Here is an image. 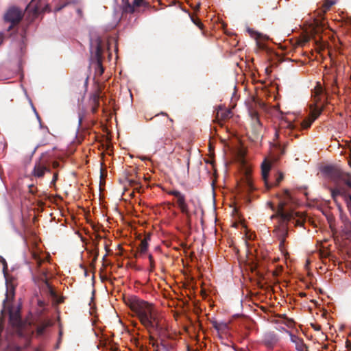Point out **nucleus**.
Masks as SVG:
<instances>
[{
    "label": "nucleus",
    "mask_w": 351,
    "mask_h": 351,
    "mask_svg": "<svg viewBox=\"0 0 351 351\" xmlns=\"http://www.w3.org/2000/svg\"><path fill=\"white\" fill-rule=\"evenodd\" d=\"M127 305L147 329H154L159 324V314L151 303L132 296L126 300Z\"/></svg>",
    "instance_id": "obj_1"
},
{
    "label": "nucleus",
    "mask_w": 351,
    "mask_h": 351,
    "mask_svg": "<svg viewBox=\"0 0 351 351\" xmlns=\"http://www.w3.org/2000/svg\"><path fill=\"white\" fill-rule=\"evenodd\" d=\"M32 258L36 261L38 266H40L46 257L45 256L41 257L40 255L38 252H32Z\"/></svg>",
    "instance_id": "obj_17"
},
{
    "label": "nucleus",
    "mask_w": 351,
    "mask_h": 351,
    "mask_svg": "<svg viewBox=\"0 0 351 351\" xmlns=\"http://www.w3.org/2000/svg\"><path fill=\"white\" fill-rule=\"evenodd\" d=\"M5 351H20L19 347L16 346H9Z\"/></svg>",
    "instance_id": "obj_20"
},
{
    "label": "nucleus",
    "mask_w": 351,
    "mask_h": 351,
    "mask_svg": "<svg viewBox=\"0 0 351 351\" xmlns=\"http://www.w3.org/2000/svg\"><path fill=\"white\" fill-rule=\"evenodd\" d=\"M213 326L218 332H223L228 328V325L225 322L215 321L213 322Z\"/></svg>",
    "instance_id": "obj_15"
},
{
    "label": "nucleus",
    "mask_w": 351,
    "mask_h": 351,
    "mask_svg": "<svg viewBox=\"0 0 351 351\" xmlns=\"http://www.w3.org/2000/svg\"><path fill=\"white\" fill-rule=\"evenodd\" d=\"M291 201V195L289 191L285 190L280 197L277 215L283 221H290L295 223V226H301L303 223V216L298 213L290 211L287 212L285 210V206Z\"/></svg>",
    "instance_id": "obj_3"
},
{
    "label": "nucleus",
    "mask_w": 351,
    "mask_h": 351,
    "mask_svg": "<svg viewBox=\"0 0 351 351\" xmlns=\"http://www.w3.org/2000/svg\"><path fill=\"white\" fill-rule=\"evenodd\" d=\"M287 325L289 326V327H291L292 325H293V322L291 320H289L287 323Z\"/></svg>",
    "instance_id": "obj_30"
},
{
    "label": "nucleus",
    "mask_w": 351,
    "mask_h": 351,
    "mask_svg": "<svg viewBox=\"0 0 351 351\" xmlns=\"http://www.w3.org/2000/svg\"><path fill=\"white\" fill-rule=\"evenodd\" d=\"M281 230H282V232L283 234H287L286 228L285 226H282Z\"/></svg>",
    "instance_id": "obj_28"
},
{
    "label": "nucleus",
    "mask_w": 351,
    "mask_h": 351,
    "mask_svg": "<svg viewBox=\"0 0 351 351\" xmlns=\"http://www.w3.org/2000/svg\"><path fill=\"white\" fill-rule=\"evenodd\" d=\"M101 53V47L99 45H97V49H96V56H97V59L98 65L99 66L100 69H101V73H102L104 72V69L101 66V61L100 60Z\"/></svg>",
    "instance_id": "obj_18"
},
{
    "label": "nucleus",
    "mask_w": 351,
    "mask_h": 351,
    "mask_svg": "<svg viewBox=\"0 0 351 351\" xmlns=\"http://www.w3.org/2000/svg\"><path fill=\"white\" fill-rule=\"evenodd\" d=\"M339 193V191L338 189H333L332 191V196H335L336 194Z\"/></svg>",
    "instance_id": "obj_27"
},
{
    "label": "nucleus",
    "mask_w": 351,
    "mask_h": 351,
    "mask_svg": "<svg viewBox=\"0 0 351 351\" xmlns=\"http://www.w3.org/2000/svg\"><path fill=\"white\" fill-rule=\"evenodd\" d=\"M285 236H283L281 239H280V247L282 249L283 245H284V243H285Z\"/></svg>",
    "instance_id": "obj_23"
},
{
    "label": "nucleus",
    "mask_w": 351,
    "mask_h": 351,
    "mask_svg": "<svg viewBox=\"0 0 351 351\" xmlns=\"http://www.w3.org/2000/svg\"><path fill=\"white\" fill-rule=\"evenodd\" d=\"M56 179H57V174H55V175H54V176H53V181H52V182H56Z\"/></svg>",
    "instance_id": "obj_35"
},
{
    "label": "nucleus",
    "mask_w": 351,
    "mask_h": 351,
    "mask_svg": "<svg viewBox=\"0 0 351 351\" xmlns=\"http://www.w3.org/2000/svg\"><path fill=\"white\" fill-rule=\"evenodd\" d=\"M149 239V236H147L141 241L139 245V251L141 253H145L147 252L148 248V241Z\"/></svg>",
    "instance_id": "obj_14"
},
{
    "label": "nucleus",
    "mask_w": 351,
    "mask_h": 351,
    "mask_svg": "<svg viewBox=\"0 0 351 351\" xmlns=\"http://www.w3.org/2000/svg\"><path fill=\"white\" fill-rule=\"evenodd\" d=\"M324 173L332 180L337 182L343 180L351 188V176L343 173L339 168L333 166H326L323 168Z\"/></svg>",
    "instance_id": "obj_4"
},
{
    "label": "nucleus",
    "mask_w": 351,
    "mask_h": 351,
    "mask_svg": "<svg viewBox=\"0 0 351 351\" xmlns=\"http://www.w3.org/2000/svg\"><path fill=\"white\" fill-rule=\"evenodd\" d=\"M48 171L49 169L45 166L40 163H38L36 164L34 167V175L36 177L41 178L44 176L45 172Z\"/></svg>",
    "instance_id": "obj_11"
},
{
    "label": "nucleus",
    "mask_w": 351,
    "mask_h": 351,
    "mask_svg": "<svg viewBox=\"0 0 351 351\" xmlns=\"http://www.w3.org/2000/svg\"><path fill=\"white\" fill-rule=\"evenodd\" d=\"M98 99H99V95H95V96H94V100H95V101H98Z\"/></svg>",
    "instance_id": "obj_34"
},
{
    "label": "nucleus",
    "mask_w": 351,
    "mask_h": 351,
    "mask_svg": "<svg viewBox=\"0 0 351 351\" xmlns=\"http://www.w3.org/2000/svg\"><path fill=\"white\" fill-rule=\"evenodd\" d=\"M48 10L47 0H32L27 6V10L31 12L34 15H37Z\"/></svg>",
    "instance_id": "obj_7"
},
{
    "label": "nucleus",
    "mask_w": 351,
    "mask_h": 351,
    "mask_svg": "<svg viewBox=\"0 0 351 351\" xmlns=\"http://www.w3.org/2000/svg\"><path fill=\"white\" fill-rule=\"evenodd\" d=\"M10 322L14 327H19L21 325V317L19 314V308L18 307H12L9 310Z\"/></svg>",
    "instance_id": "obj_8"
},
{
    "label": "nucleus",
    "mask_w": 351,
    "mask_h": 351,
    "mask_svg": "<svg viewBox=\"0 0 351 351\" xmlns=\"http://www.w3.org/2000/svg\"><path fill=\"white\" fill-rule=\"evenodd\" d=\"M193 22H194V23H195L197 26H198L199 28H202V23L200 21H193Z\"/></svg>",
    "instance_id": "obj_25"
},
{
    "label": "nucleus",
    "mask_w": 351,
    "mask_h": 351,
    "mask_svg": "<svg viewBox=\"0 0 351 351\" xmlns=\"http://www.w3.org/2000/svg\"><path fill=\"white\" fill-rule=\"evenodd\" d=\"M347 206L350 211L351 212V195H349L347 198Z\"/></svg>",
    "instance_id": "obj_21"
},
{
    "label": "nucleus",
    "mask_w": 351,
    "mask_h": 351,
    "mask_svg": "<svg viewBox=\"0 0 351 351\" xmlns=\"http://www.w3.org/2000/svg\"><path fill=\"white\" fill-rule=\"evenodd\" d=\"M219 113H220V112L218 111V112H217V116H219Z\"/></svg>",
    "instance_id": "obj_37"
},
{
    "label": "nucleus",
    "mask_w": 351,
    "mask_h": 351,
    "mask_svg": "<svg viewBox=\"0 0 351 351\" xmlns=\"http://www.w3.org/2000/svg\"><path fill=\"white\" fill-rule=\"evenodd\" d=\"M239 189L240 191H245L250 192L254 189L252 180L248 174H245L241 183L239 184Z\"/></svg>",
    "instance_id": "obj_9"
},
{
    "label": "nucleus",
    "mask_w": 351,
    "mask_h": 351,
    "mask_svg": "<svg viewBox=\"0 0 351 351\" xmlns=\"http://www.w3.org/2000/svg\"><path fill=\"white\" fill-rule=\"evenodd\" d=\"M23 16V12L20 9L16 7L10 8L4 15L5 21L11 23L9 29L19 23L22 19Z\"/></svg>",
    "instance_id": "obj_5"
},
{
    "label": "nucleus",
    "mask_w": 351,
    "mask_h": 351,
    "mask_svg": "<svg viewBox=\"0 0 351 351\" xmlns=\"http://www.w3.org/2000/svg\"><path fill=\"white\" fill-rule=\"evenodd\" d=\"M282 179V175H280L279 178L277 180V184H278Z\"/></svg>",
    "instance_id": "obj_33"
},
{
    "label": "nucleus",
    "mask_w": 351,
    "mask_h": 351,
    "mask_svg": "<svg viewBox=\"0 0 351 351\" xmlns=\"http://www.w3.org/2000/svg\"><path fill=\"white\" fill-rule=\"evenodd\" d=\"M230 114V111H226V112H225L224 115H223V114H221V117H222L223 118H226V117H228V116H229V114Z\"/></svg>",
    "instance_id": "obj_26"
},
{
    "label": "nucleus",
    "mask_w": 351,
    "mask_h": 351,
    "mask_svg": "<svg viewBox=\"0 0 351 351\" xmlns=\"http://www.w3.org/2000/svg\"><path fill=\"white\" fill-rule=\"evenodd\" d=\"M149 260L152 269L154 267V259L152 255H149Z\"/></svg>",
    "instance_id": "obj_24"
},
{
    "label": "nucleus",
    "mask_w": 351,
    "mask_h": 351,
    "mask_svg": "<svg viewBox=\"0 0 351 351\" xmlns=\"http://www.w3.org/2000/svg\"><path fill=\"white\" fill-rule=\"evenodd\" d=\"M271 169V165L269 162H268L267 160H265L262 165H261V169H262V176L263 180L266 182L267 179L268 178L269 172Z\"/></svg>",
    "instance_id": "obj_13"
},
{
    "label": "nucleus",
    "mask_w": 351,
    "mask_h": 351,
    "mask_svg": "<svg viewBox=\"0 0 351 351\" xmlns=\"http://www.w3.org/2000/svg\"><path fill=\"white\" fill-rule=\"evenodd\" d=\"M252 118L254 119L258 123H259V120L256 114H253Z\"/></svg>",
    "instance_id": "obj_29"
},
{
    "label": "nucleus",
    "mask_w": 351,
    "mask_h": 351,
    "mask_svg": "<svg viewBox=\"0 0 351 351\" xmlns=\"http://www.w3.org/2000/svg\"><path fill=\"white\" fill-rule=\"evenodd\" d=\"M168 193L173 195L176 198L177 204L181 212L189 218L191 215V212L189 210L188 205L186 203L184 195L177 190L170 191Z\"/></svg>",
    "instance_id": "obj_6"
},
{
    "label": "nucleus",
    "mask_w": 351,
    "mask_h": 351,
    "mask_svg": "<svg viewBox=\"0 0 351 351\" xmlns=\"http://www.w3.org/2000/svg\"><path fill=\"white\" fill-rule=\"evenodd\" d=\"M49 322H47V323H45V324H42L41 326H40L38 329H37V332L39 334V335H41L45 331V329L46 327H47L48 326H49Z\"/></svg>",
    "instance_id": "obj_19"
},
{
    "label": "nucleus",
    "mask_w": 351,
    "mask_h": 351,
    "mask_svg": "<svg viewBox=\"0 0 351 351\" xmlns=\"http://www.w3.org/2000/svg\"><path fill=\"white\" fill-rule=\"evenodd\" d=\"M293 121L294 119L291 117H287L285 119H282L280 123V129L284 128H289L291 130L294 129L295 124L293 123Z\"/></svg>",
    "instance_id": "obj_12"
},
{
    "label": "nucleus",
    "mask_w": 351,
    "mask_h": 351,
    "mask_svg": "<svg viewBox=\"0 0 351 351\" xmlns=\"http://www.w3.org/2000/svg\"><path fill=\"white\" fill-rule=\"evenodd\" d=\"M324 90L320 84H317L313 93V103L310 104V114L308 118L301 123L302 129L308 128L312 123L320 115L324 108L322 102L324 96Z\"/></svg>",
    "instance_id": "obj_2"
},
{
    "label": "nucleus",
    "mask_w": 351,
    "mask_h": 351,
    "mask_svg": "<svg viewBox=\"0 0 351 351\" xmlns=\"http://www.w3.org/2000/svg\"><path fill=\"white\" fill-rule=\"evenodd\" d=\"M280 130H278V131H276V133H275V137H276V138H278L279 134H280Z\"/></svg>",
    "instance_id": "obj_32"
},
{
    "label": "nucleus",
    "mask_w": 351,
    "mask_h": 351,
    "mask_svg": "<svg viewBox=\"0 0 351 351\" xmlns=\"http://www.w3.org/2000/svg\"><path fill=\"white\" fill-rule=\"evenodd\" d=\"M34 112H36V117H37V118L40 120V118H39V117H38V114H37V112H36L35 108H34Z\"/></svg>",
    "instance_id": "obj_36"
},
{
    "label": "nucleus",
    "mask_w": 351,
    "mask_h": 351,
    "mask_svg": "<svg viewBox=\"0 0 351 351\" xmlns=\"http://www.w3.org/2000/svg\"><path fill=\"white\" fill-rule=\"evenodd\" d=\"M289 335L291 341L295 345L296 350L298 351H305L306 346L303 342V340L291 333H289Z\"/></svg>",
    "instance_id": "obj_10"
},
{
    "label": "nucleus",
    "mask_w": 351,
    "mask_h": 351,
    "mask_svg": "<svg viewBox=\"0 0 351 351\" xmlns=\"http://www.w3.org/2000/svg\"><path fill=\"white\" fill-rule=\"evenodd\" d=\"M334 3L333 1H327L325 4L326 10L329 9Z\"/></svg>",
    "instance_id": "obj_22"
},
{
    "label": "nucleus",
    "mask_w": 351,
    "mask_h": 351,
    "mask_svg": "<svg viewBox=\"0 0 351 351\" xmlns=\"http://www.w3.org/2000/svg\"><path fill=\"white\" fill-rule=\"evenodd\" d=\"M3 36L2 34H0V45L3 43Z\"/></svg>",
    "instance_id": "obj_31"
},
{
    "label": "nucleus",
    "mask_w": 351,
    "mask_h": 351,
    "mask_svg": "<svg viewBox=\"0 0 351 351\" xmlns=\"http://www.w3.org/2000/svg\"><path fill=\"white\" fill-rule=\"evenodd\" d=\"M147 3L144 0H134L132 6L130 7V12H133L137 8L141 6H147Z\"/></svg>",
    "instance_id": "obj_16"
}]
</instances>
